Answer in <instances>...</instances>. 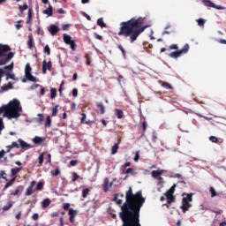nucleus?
<instances>
[{
  "label": "nucleus",
  "mask_w": 226,
  "mask_h": 226,
  "mask_svg": "<svg viewBox=\"0 0 226 226\" xmlns=\"http://www.w3.org/2000/svg\"><path fill=\"white\" fill-rule=\"evenodd\" d=\"M120 31L118 36L129 38L130 43L137 41V38L149 27V25L144 26V18H132L128 21H124L120 24Z\"/></svg>",
  "instance_id": "nucleus-1"
},
{
  "label": "nucleus",
  "mask_w": 226,
  "mask_h": 226,
  "mask_svg": "<svg viewBox=\"0 0 226 226\" xmlns=\"http://www.w3.org/2000/svg\"><path fill=\"white\" fill-rule=\"evenodd\" d=\"M5 117H9V119L20 117L22 107H20V102L19 100L13 99L8 105H5Z\"/></svg>",
  "instance_id": "nucleus-2"
},
{
  "label": "nucleus",
  "mask_w": 226,
  "mask_h": 226,
  "mask_svg": "<svg viewBox=\"0 0 226 226\" xmlns=\"http://www.w3.org/2000/svg\"><path fill=\"white\" fill-rule=\"evenodd\" d=\"M10 46L0 44V57H5L0 60V66H3V64H6V63H8L10 59H12L14 54L13 52H10ZM3 73V70L0 69V77Z\"/></svg>",
  "instance_id": "nucleus-3"
},
{
  "label": "nucleus",
  "mask_w": 226,
  "mask_h": 226,
  "mask_svg": "<svg viewBox=\"0 0 226 226\" xmlns=\"http://www.w3.org/2000/svg\"><path fill=\"white\" fill-rule=\"evenodd\" d=\"M193 193H188L186 197H184L182 199V206L181 209L183 213H186L188 209H190V207L192 206V200Z\"/></svg>",
  "instance_id": "nucleus-4"
},
{
  "label": "nucleus",
  "mask_w": 226,
  "mask_h": 226,
  "mask_svg": "<svg viewBox=\"0 0 226 226\" xmlns=\"http://www.w3.org/2000/svg\"><path fill=\"white\" fill-rule=\"evenodd\" d=\"M189 49H190V45L185 44L182 49L171 52L170 54V57H172L173 59H177V57H181L183 54H188Z\"/></svg>",
  "instance_id": "nucleus-5"
},
{
  "label": "nucleus",
  "mask_w": 226,
  "mask_h": 226,
  "mask_svg": "<svg viewBox=\"0 0 226 226\" xmlns=\"http://www.w3.org/2000/svg\"><path fill=\"white\" fill-rule=\"evenodd\" d=\"M63 40L64 43H66V45H70L72 50L77 49V44H75V40H72L71 35H68L67 34H64Z\"/></svg>",
  "instance_id": "nucleus-6"
},
{
  "label": "nucleus",
  "mask_w": 226,
  "mask_h": 226,
  "mask_svg": "<svg viewBox=\"0 0 226 226\" xmlns=\"http://www.w3.org/2000/svg\"><path fill=\"white\" fill-rule=\"evenodd\" d=\"M201 3H203L204 6H207V8H215V10H226V7H223L222 5H216L211 0H201Z\"/></svg>",
  "instance_id": "nucleus-7"
},
{
  "label": "nucleus",
  "mask_w": 226,
  "mask_h": 226,
  "mask_svg": "<svg viewBox=\"0 0 226 226\" xmlns=\"http://www.w3.org/2000/svg\"><path fill=\"white\" fill-rule=\"evenodd\" d=\"M4 113L6 116V105L0 108V116ZM4 129V122H3V117H0V135L3 133V130Z\"/></svg>",
  "instance_id": "nucleus-8"
},
{
  "label": "nucleus",
  "mask_w": 226,
  "mask_h": 226,
  "mask_svg": "<svg viewBox=\"0 0 226 226\" xmlns=\"http://www.w3.org/2000/svg\"><path fill=\"white\" fill-rule=\"evenodd\" d=\"M48 31L50 33L52 36H56V34L59 33V26L57 25H50L48 27Z\"/></svg>",
  "instance_id": "nucleus-9"
},
{
  "label": "nucleus",
  "mask_w": 226,
  "mask_h": 226,
  "mask_svg": "<svg viewBox=\"0 0 226 226\" xmlns=\"http://www.w3.org/2000/svg\"><path fill=\"white\" fill-rule=\"evenodd\" d=\"M50 68H52V63L50 61L47 62V60H43L42 73L45 75V73H47V70H50Z\"/></svg>",
  "instance_id": "nucleus-10"
},
{
  "label": "nucleus",
  "mask_w": 226,
  "mask_h": 226,
  "mask_svg": "<svg viewBox=\"0 0 226 226\" xmlns=\"http://www.w3.org/2000/svg\"><path fill=\"white\" fill-rule=\"evenodd\" d=\"M22 170V167L19 168H13L11 170V177L12 179H17V174Z\"/></svg>",
  "instance_id": "nucleus-11"
},
{
  "label": "nucleus",
  "mask_w": 226,
  "mask_h": 226,
  "mask_svg": "<svg viewBox=\"0 0 226 226\" xmlns=\"http://www.w3.org/2000/svg\"><path fill=\"white\" fill-rule=\"evenodd\" d=\"M68 215H70V222L71 223H74L75 222V215H77V212L73 209V208H70Z\"/></svg>",
  "instance_id": "nucleus-12"
},
{
  "label": "nucleus",
  "mask_w": 226,
  "mask_h": 226,
  "mask_svg": "<svg viewBox=\"0 0 226 226\" xmlns=\"http://www.w3.org/2000/svg\"><path fill=\"white\" fill-rule=\"evenodd\" d=\"M163 185H165V181L163 180V177H159L157 178V186H158L157 190H158V192H162Z\"/></svg>",
  "instance_id": "nucleus-13"
},
{
  "label": "nucleus",
  "mask_w": 226,
  "mask_h": 226,
  "mask_svg": "<svg viewBox=\"0 0 226 226\" xmlns=\"http://www.w3.org/2000/svg\"><path fill=\"white\" fill-rule=\"evenodd\" d=\"M48 8L43 10L42 11V13L44 15H48V17H52V11H53V9H52V5H50V4H48Z\"/></svg>",
  "instance_id": "nucleus-14"
},
{
  "label": "nucleus",
  "mask_w": 226,
  "mask_h": 226,
  "mask_svg": "<svg viewBox=\"0 0 226 226\" xmlns=\"http://www.w3.org/2000/svg\"><path fill=\"white\" fill-rule=\"evenodd\" d=\"M163 172H165V170H153L152 171V177H154V179H158V177H160V176H162V174H163Z\"/></svg>",
  "instance_id": "nucleus-15"
},
{
  "label": "nucleus",
  "mask_w": 226,
  "mask_h": 226,
  "mask_svg": "<svg viewBox=\"0 0 226 226\" xmlns=\"http://www.w3.org/2000/svg\"><path fill=\"white\" fill-rule=\"evenodd\" d=\"M25 77L26 78L22 79V82H27V80H29V64H26Z\"/></svg>",
  "instance_id": "nucleus-16"
},
{
  "label": "nucleus",
  "mask_w": 226,
  "mask_h": 226,
  "mask_svg": "<svg viewBox=\"0 0 226 226\" xmlns=\"http://www.w3.org/2000/svg\"><path fill=\"white\" fill-rule=\"evenodd\" d=\"M123 198H124V194H117L114 198L115 202L117 204H122L123 203Z\"/></svg>",
  "instance_id": "nucleus-17"
},
{
  "label": "nucleus",
  "mask_w": 226,
  "mask_h": 226,
  "mask_svg": "<svg viewBox=\"0 0 226 226\" xmlns=\"http://www.w3.org/2000/svg\"><path fill=\"white\" fill-rule=\"evenodd\" d=\"M102 186H103V192H109V178L104 179Z\"/></svg>",
  "instance_id": "nucleus-18"
},
{
  "label": "nucleus",
  "mask_w": 226,
  "mask_h": 226,
  "mask_svg": "<svg viewBox=\"0 0 226 226\" xmlns=\"http://www.w3.org/2000/svg\"><path fill=\"white\" fill-rule=\"evenodd\" d=\"M19 147H21V149H27V147H29V144H27L26 141L22 140V139H19L18 140Z\"/></svg>",
  "instance_id": "nucleus-19"
},
{
  "label": "nucleus",
  "mask_w": 226,
  "mask_h": 226,
  "mask_svg": "<svg viewBox=\"0 0 226 226\" xmlns=\"http://www.w3.org/2000/svg\"><path fill=\"white\" fill-rule=\"evenodd\" d=\"M119 144H121V139H118V143L115 144L111 147V154H116V153H117V149H119Z\"/></svg>",
  "instance_id": "nucleus-20"
},
{
  "label": "nucleus",
  "mask_w": 226,
  "mask_h": 226,
  "mask_svg": "<svg viewBox=\"0 0 226 226\" xmlns=\"http://www.w3.org/2000/svg\"><path fill=\"white\" fill-rule=\"evenodd\" d=\"M34 188H36V181L31 182L29 186V195H31L32 193H34Z\"/></svg>",
  "instance_id": "nucleus-21"
},
{
  "label": "nucleus",
  "mask_w": 226,
  "mask_h": 226,
  "mask_svg": "<svg viewBox=\"0 0 226 226\" xmlns=\"http://www.w3.org/2000/svg\"><path fill=\"white\" fill-rule=\"evenodd\" d=\"M44 119H45V117L43 116V114H38V117L35 118V121L39 124H42Z\"/></svg>",
  "instance_id": "nucleus-22"
},
{
  "label": "nucleus",
  "mask_w": 226,
  "mask_h": 226,
  "mask_svg": "<svg viewBox=\"0 0 226 226\" xmlns=\"http://www.w3.org/2000/svg\"><path fill=\"white\" fill-rule=\"evenodd\" d=\"M96 107L97 109H100L101 114H105V106L103 105V102H97Z\"/></svg>",
  "instance_id": "nucleus-23"
},
{
  "label": "nucleus",
  "mask_w": 226,
  "mask_h": 226,
  "mask_svg": "<svg viewBox=\"0 0 226 226\" xmlns=\"http://www.w3.org/2000/svg\"><path fill=\"white\" fill-rule=\"evenodd\" d=\"M97 26H100V27H102V29H103V27H107V24H105V22H103V18H99L97 19Z\"/></svg>",
  "instance_id": "nucleus-24"
},
{
  "label": "nucleus",
  "mask_w": 226,
  "mask_h": 226,
  "mask_svg": "<svg viewBox=\"0 0 226 226\" xmlns=\"http://www.w3.org/2000/svg\"><path fill=\"white\" fill-rule=\"evenodd\" d=\"M196 22L200 27L204 28V25L206 24V19L200 18V19H196Z\"/></svg>",
  "instance_id": "nucleus-25"
},
{
  "label": "nucleus",
  "mask_w": 226,
  "mask_h": 226,
  "mask_svg": "<svg viewBox=\"0 0 226 226\" xmlns=\"http://www.w3.org/2000/svg\"><path fill=\"white\" fill-rule=\"evenodd\" d=\"M32 142H34V144H41V142H43V139H41V137H40V136H35L32 139Z\"/></svg>",
  "instance_id": "nucleus-26"
},
{
  "label": "nucleus",
  "mask_w": 226,
  "mask_h": 226,
  "mask_svg": "<svg viewBox=\"0 0 226 226\" xmlns=\"http://www.w3.org/2000/svg\"><path fill=\"white\" fill-rule=\"evenodd\" d=\"M115 114L117 117V119H122V117L124 116V113H123V110L121 109H115Z\"/></svg>",
  "instance_id": "nucleus-27"
},
{
  "label": "nucleus",
  "mask_w": 226,
  "mask_h": 226,
  "mask_svg": "<svg viewBox=\"0 0 226 226\" xmlns=\"http://www.w3.org/2000/svg\"><path fill=\"white\" fill-rule=\"evenodd\" d=\"M9 89H13V84L9 82L7 85L2 87V91H9Z\"/></svg>",
  "instance_id": "nucleus-28"
},
{
  "label": "nucleus",
  "mask_w": 226,
  "mask_h": 226,
  "mask_svg": "<svg viewBox=\"0 0 226 226\" xmlns=\"http://www.w3.org/2000/svg\"><path fill=\"white\" fill-rule=\"evenodd\" d=\"M43 190V184L42 182H39L36 184L35 188H34V192Z\"/></svg>",
  "instance_id": "nucleus-29"
},
{
  "label": "nucleus",
  "mask_w": 226,
  "mask_h": 226,
  "mask_svg": "<svg viewBox=\"0 0 226 226\" xmlns=\"http://www.w3.org/2000/svg\"><path fill=\"white\" fill-rule=\"evenodd\" d=\"M52 123V119H50V116L46 117V122L44 124L45 128H50V124Z\"/></svg>",
  "instance_id": "nucleus-30"
},
{
  "label": "nucleus",
  "mask_w": 226,
  "mask_h": 226,
  "mask_svg": "<svg viewBox=\"0 0 226 226\" xmlns=\"http://www.w3.org/2000/svg\"><path fill=\"white\" fill-rule=\"evenodd\" d=\"M12 207H13V203L9 202L5 206L3 207V211H10V209H11Z\"/></svg>",
  "instance_id": "nucleus-31"
},
{
  "label": "nucleus",
  "mask_w": 226,
  "mask_h": 226,
  "mask_svg": "<svg viewBox=\"0 0 226 226\" xmlns=\"http://www.w3.org/2000/svg\"><path fill=\"white\" fill-rule=\"evenodd\" d=\"M49 206H50V200L49 199H46V200L41 201V207H49Z\"/></svg>",
  "instance_id": "nucleus-32"
},
{
  "label": "nucleus",
  "mask_w": 226,
  "mask_h": 226,
  "mask_svg": "<svg viewBox=\"0 0 226 226\" xmlns=\"http://www.w3.org/2000/svg\"><path fill=\"white\" fill-rule=\"evenodd\" d=\"M57 96V90L56 88H51L50 89V98L54 100Z\"/></svg>",
  "instance_id": "nucleus-33"
},
{
  "label": "nucleus",
  "mask_w": 226,
  "mask_h": 226,
  "mask_svg": "<svg viewBox=\"0 0 226 226\" xmlns=\"http://www.w3.org/2000/svg\"><path fill=\"white\" fill-rule=\"evenodd\" d=\"M13 183H15V178H11L9 182L5 184L4 190H6V188H10V186H11Z\"/></svg>",
  "instance_id": "nucleus-34"
},
{
  "label": "nucleus",
  "mask_w": 226,
  "mask_h": 226,
  "mask_svg": "<svg viewBox=\"0 0 226 226\" xmlns=\"http://www.w3.org/2000/svg\"><path fill=\"white\" fill-rule=\"evenodd\" d=\"M13 147L19 149V147H20V145H19V143L17 142H12L11 145L9 146L8 151H10V149H13Z\"/></svg>",
  "instance_id": "nucleus-35"
},
{
  "label": "nucleus",
  "mask_w": 226,
  "mask_h": 226,
  "mask_svg": "<svg viewBox=\"0 0 226 226\" xmlns=\"http://www.w3.org/2000/svg\"><path fill=\"white\" fill-rule=\"evenodd\" d=\"M124 174H131L132 176H133L135 172L133 171V169L128 168L127 170H124Z\"/></svg>",
  "instance_id": "nucleus-36"
},
{
  "label": "nucleus",
  "mask_w": 226,
  "mask_h": 226,
  "mask_svg": "<svg viewBox=\"0 0 226 226\" xmlns=\"http://www.w3.org/2000/svg\"><path fill=\"white\" fill-rule=\"evenodd\" d=\"M162 87H164V89H172V86H170V84H169L167 82H163L162 84Z\"/></svg>",
  "instance_id": "nucleus-37"
},
{
  "label": "nucleus",
  "mask_w": 226,
  "mask_h": 226,
  "mask_svg": "<svg viewBox=\"0 0 226 226\" xmlns=\"http://www.w3.org/2000/svg\"><path fill=\"white\" fill-rule=\"evenodd\" d=\"M38 160H39V165H43L44 154H41L39 155Z\"/></svg>",
  "instance_id": "nucleus-38"
},
{
  "label": "nucleus",
  "mask_w": 226,
  "mask_h": 226,
  "mask_svg": "<svg viewBox=\"0 0 226 226\" xmlns=\"http://www.w3.org/2000/svg\"><path fill=\"white\" fill-rule=\"evenodd\" d=\"M167 204H172L174 202V196H166Z\"/></svg>",
  "instance_id": "nucleus-39"
},
{
  "label": "nucleus",
  "mask_w": 226,
  "mask_h": 226,
  "mask_svg": "<svg viewBox=\"0 0 226 226\" xmlns=\"http://www.w3.org/2000/svg\"><path fill=\"white\" fill-rule=\"evenodd\" d=\"M89 193V188H87V189H84L83 191H82V197L84 198V199H86V197H87V194Z\"/></svg>",
  "instance_id": "nucleus-40"
},
{
  "label": "nucleus",
  "mask_w": 226,
  "mask_h": 226,
  "mask_svg": "<svg viewBox=\"0 0 226 226\" xmlns=\"http://www.w3.org/2000/svg\"><path fill=\"white\" fill-rule=\"evenodd\" d=\"M6 176H7L6 171L4 170L0 171V179H6Z\"/></svg>",
  "instance_id": "nucleus-41"
},
{
  "label": "nucleus",
  "mask_w": 226,
  "mask_h": 226,
  "mask_svg": "<svg viewBox=\"0 0 226 226\" xmlns=\"http://www.w3.org/2000/svg\"><path fill=\"white\" fill-rule=\"evenodd\" d=\"M79 177H80L79 176V174H77L76 172L72 173V183H75V181H77V179H79Z\"/></svg>",
  "instance_id": "nucleus-42"
},
{
  "label": "nucleus",
  "mask_w": 226,
  "mask_h": 226,
  "mask_svg": "<svg viewBox=\"0 0 226 226\" xmlns=\"http://www.w3.org/2000/svg\"><path fill=\"white\" fill-rule=\"evenodd\" d=\"M44 52L45 54H47L48 56H50V47H49V45H46L44 47Z\"/></svg>",
  "instance_id": "nucleus-43"
},
{
  "label": "nucleus",
  "mask_w": 226,
  "mask_h": 226,
  "mask_svg": "<svg viewBox=\"0 0 226 226\" xmlns=\"http://www.w3.org/2000/svg\"><path fill=\"white\" fill-rule=\"evenodd\" d=\"M29 80L30 82H37L36 77L33 76L31 72H29Z\"/></svg>",
  "instance_id": "nucleus-44"
},
{
  "label": "nucleus",
  "mask_w": 226,
  "mask_h": 226,
  "mask_svg": "<svg viewBox=\"0 0 226 226\" xmlns=\"http://www.w3.org/2000/svg\"><path fill=\"white\" fill-rule=\"evenodd\" d=\"M118 49H119V50H121L124 59H126V52L124 51V48H123V46H118Z\"/></svg>",
  "instance_id": "nucleus-45"
},
{
  "label": "nucleus",
  "mask_w": 226,
  "mask_h": 226,
  "mask_svg": "<svg viewBox=\"0 0 226 226\" xmlns=\"http://www.w3.org/2000/svg\"><path fill=\"white\" fill-rule=\"evenodd\" d=\"M209 192L211 193V197H216V191L215 190V188L210 187Z\"/></svg>",
  "instance_id": "nucleus-46"
},
{
  "label": "nucleus",
  "mask_w": 226,
  "mask_h": 226,
  "mask_svg": "<svg viewBox=\"0 0 226 226\" xmlns=\"http://www.w3.org/2000/svg\"><path fill=\"white\" fill-rule=\"evenodd\" d=\"M58 107H59V106H57V105L55 106V107H53L51 116H56V115L57 114V109H58Z\"/></svg>",
  "instance_id": "nucleus-47"
},
{
  "label": "nucleus",
  "mask_w": 226,
  "mask_h": 226,
  "mask_svg": "<svg viewBox=\"0 0 226 226\" xmlns=\"http://www.w3.org/2000/svg\"><path fill=\"white\" fill-rule=\"evenodd\" d=\"M209 140L211 142L216 143V142H218V138H216L215 136H210Z\"/></svg>",
  "instance_id": "nucleus-48"
},
{
  "label": "nucleus",
  "mask_w": 226,
  "mask_h": 226,
  "mask_svg": "<svg viewBox=\"0 0 226 226\" xmlns=\"http://www.w3.org/2000/svg\"><path fill=\"white\" fill-rule=\"evenodd\" d=\"M72 96H73L74 98H77V96H79V90H78L77 88H74V89L72 90Z\"/></svg>",
  "instance_id": "nucleus-49"
},
{
  "label": "nucleus",
  "mask_w": 226,
  "mask_h": 226,
  "mask_svg": "<svg viewBox=\"0 0 226 226\" xmlns=\"http://www.w3.org/2000/svg\"><path fill=\"white\" fill-rule=\"evenodd\" d=\"M147 127V122H146V118H144V120L142 122L143 132H146Z\"/></svg>",
  "instance_id": "nucleus-50"
},
{
  "label": "nucleus",
  "mask_w": 226,
  "mask_h": 226,
  "mask_svg": "<svg viewBox=\"0 0 226 226\" xmlns=\"http://www.w3.org/2000/svg\"><path fill=\"white\" fill-rule=\"evenodd\" d=\"M22 21H17L16 23H15V27H16V29H20V27H22Z\"/></svg>",
  "instance_id": "nucleus-51"
},
{
  "label": "nucleus",
  "mask_w": 226,
  "mask_h": 226,
  "mask_svg": "<svg viewBox=\"0 0 226 226\" xmlns=\"http://www.w3.org/2000/svg\"><path fill=\"white\" fill-rule=\"evenodd\" d=\"M140 156V153L139 151H137L135 153V156H134V162H139V158Z\"/></svg>",
  "instance_id": "nucleus-52"
},
{
  "label": "nucleus",
  "mask_w": 226,
  "mask_h": 226,
  "mask_svg": "<svg viewBox=\"0 0 226 226\" xmlns=\"http://www.w3.org/2000/svg\"><path fill=\"white\" fill-rule=\"evenodd\" d=\"M72 26V25H70V24L63 25L62 29H63L64 31H68V29H70V26Z\"/></svg>",
  "instance_id": "nucleus-53"
},
{
  "label": "nucleus",
  "mask_w": 226,
  "mask_h": 226,
  "mask_svg": "<svg viewBox=\"0 0 226 226\" xmlns=\"http://www.w3.org/2000/svg\"><path fill=\"white\" fill-rule=\"evenodd\" d=\"M64 81H62V83H61V85H60V87H59V88H58V93L60 94H63V86H64Z\"/></svg>",
  "instance_id": "nucleus-54"
},
{
  "label": "nucleus",
  "mask_w": 226,
  "mask_h": 226,
  "mask_svg": "<svg viewBox=\"0 0 226 226\" xmlns=\"http://www.w3.org/2000/svg\"><path fill=\"white\" fill-rule=\"evenodd\" d=\"M19 192H20V189L17 188V189H15L14 192H11V195H13V196L19 195Z\"/></svg>",
  "instance_id": "nucleus-55"
},
{
  "label": "nucleus",
  "mask_w": 226,
  "mask_h": 226,
  "mask_svg": "<svg viewBox=\"0 0 226 226\" xmlns=\"http://www.w3.org/2000/svg\"><path fill=\"white\" fill-rule=\"evenodd\" d=\"M166 197H174V192H171L170 190H169L166 193H165Z\"/></svg>",
  "instance_id": "nucleus-56"
},
{
  "label": "nucleus",
  "mask_w": 226,
  "mask_h": 226,
  "mask_svg": "<svg viewBox=\"0 0 226 226\" xmlns=\"http://www.w3.org/2000/svg\"><path fill=\"white\" fill-rule=\"evenodd\" d=\"M52 176H59V169H56L55 171H51Z\"/></svg>",
  "instance_id": "nucleus-57"
},
{
  "label": "nucleus",
  "mask_w": 226,
  "mask_h": 226,
  "mask_svg": "<svg viewBox=\"0 0 226 226\" xmlns=\"http://www.w3.org/2000/svg\"><path fill=\"white\" fill-rule=\"evenodd\" d=\"M4 70H9V72H11L13 70V64L5 66Z\"/></svg>",
  "instance_id": "nucleus-58"
},
{
  "label": "nucleus",
  "mask_w": 226,
  "mask_h": 226,
  "mask_svg": "<svg viewBox=\"0 0 226 226\" xmlns=\"http://www.w3.org/2000/svg\"><path fill=\"white\" fill-rule=\"evenodd\" d=\"M157 139H158V134L156 133V132H153V141L156 142Z\"/></svg>",
  "instance_id": "nucleus-59"
},
{
  "label": "nucleus",
  "mask_w": 226,
  "mask_h": 226,
  "mask_svg": "<svg viewBox=\"0 0 226 226\" xmlns=\"http://www.w3.org/2000/svg\"><path fill=\"white\" fill-rule=\"evenodd\" d=\"M83 17L87 18V20H91V16H89L87 13H86L85 11L82 12Z\"/></svg>",
  "instance_id": "nucleus-60"
},
{
  "label": "nucleus",
  "mask_w": 226,
  "mask_h": 226,
  "mask_svg": "<svg viewBox=\"0 0 226 226\" xmlns=\"http://www.w3.org/2000/svg\"><path fill=\"white\" fill-rule=\"evenodd\" d=\"M32 218H33V220L36 221V220H38V218H40V215H38V213H35L33 215Z\"/></svg>",
  "instance_id": "nucleus-61"
},
{
  "label": "nucleus",
  "mask_w": 226,
  "mask_h": 226,
  "mask_svg": "<svg viewBox=\"0 0 226 226\" xmlns=\"http://www.w3.org/2000/svg\"><path fill=\"white\" fill-rule=\"evenodd\" d=\"M170 49L171 50H177L178 48H177V44H172V45L170 46Z\"/></svg>",
  "instance_id": "nucleus-62"
},
{
  "label": "nucleus",
  "mask_w": 226,
  "mask_h": 226,
  "mask_svg": "<svg viewBox=\"0 0 226 226\" xmlns=\"http://www.w3.org/2000/svg\"><path fill=\"white\" fill-rule=\"evenodd\" d=\"M57 11H58V13H60V15H64V13H66V11L62 8L58 9Z\"/></svg>",
  "instance_id": "nucleus-63"
},
{
  "label": "nucleus",
  "mask_w": 226,
  "mask_h": 226,
  "mask_svg": "<svg viewBox=\"0 0 226 226\" xmlns=\"http://www.w3.org/2000/svg\"><path fill=\"white\" fill-rule=\"evenodd\" d=\"M19 10L20 11H24V10H27V4L22 6V5H19Z\"/></svg>",
  "instance_id": "nucleus-64"
}]
</instances>
